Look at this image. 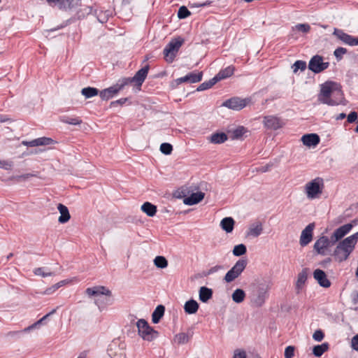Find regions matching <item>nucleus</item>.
<instances>
[{"label":"nucleus","instance_id":"1","mask_svg":"<svg viewBox=\"0 0 358 358\" xmlns=\"http://www.w3.org/2000/svg\"><path fill=\"white\" fill-rule=\"evenodd\" d=\"M343 94L339 85L329 81L321 85L318 101L329 106H336L342 103Z\"/></svg>","mask_w":358,"mask_h":358},{"label":"nucleus","instance_id":"2","mask_svg":"<svg viewBox=\"0 0 358 358\" xmlns=\"http://www.w3.org/2000/svg\"><path fill=\"white\" fill-rule=\"evenodd\" d=\"M357 241L358 232L340 241L333 252L335 260L338 262H343L348 259L350 255L354 250Z\"/></svg>","mask_w":358,"mask_h":358},{"label":"nucleus","instance_id":"3","mask_svg":"<svg viewBox=\"0 0 358 358\" xmlns=\"http://www.w3.org/2000/svg\"><path fill=\"white\" fill-rule=\"evenodd\" d=\"M86 294L89 296H95L94 303L98 306L100 311L104 310L108 306L113 303L112 292L104 286H95L87 288Z\"/></svg>","mask_w":358,"mask_h":358},{"label":"nucleus","instance_id":"4","mask_svg":"<svg viewBox=\"0 0 358 358\" xmlns=\"http://www.w3.org/2000/svg\"><path fill=\"white\" fill-rule=\"evenodd\" d=\"M270 289V285L268 282H260L256 288L253 290L252 294V302L256 307H262L268 296V290Z\"/></svg>","mask_w":358,"mask_h":358},{"label":"nucleus","instance_id":"5","mask_svg":"<svg viewBox=\"0 0 358 358\" xmlns=\"http://www.w3.org/2000/svg\"><path fill=\"white\" fill-rule=\"evenodd\" d=\"M324 187V183L323 178L317 177L306 183L305 192L307 197L310 199L318 198L322 194Z\"/></svg>","mask_w":358,"mask_h":358},{"label":"nucleus","instance_id":"6","mask_svg":"<svg viewBox=\"0 0 358 358\" xmlns=\"http://www.w3.org/2000/svg\"><path fill=\"white\" fill-rule=\"evenodd\" d=\"M138 335L145 341H151L158 336V331L151 327L144 319H140L136 322Z\"/></svg>","mask_w":358,"mask_h":358},{"label":"nucleus","instance_id":"7","mask_svg":"<svg viewBox=\"0 0 358 358\" xmlns=\"http://www.w3.org/2000/svg\"><path fill=\"white\" fill-rule=\"evenodd\" d=\"M182 44V41L181 40H172L164 48V56L165 60L171 63L174 60Z\"/></svg>","mask_w":358,"mask_h":358},{"label":"nucleus","instance_id":"8","mask_svg":"<svg viewBox=\"0 0 358 358\" xmlns=\"http://www.w3.org/2000/svg\"><path fill=\"white\" fill-rule=\"evenodd\" d=\"M149 71V66H145L143 68L138 70L135 76L132 78H122V81L124 82L125 86L130 83H135V86L136 87L138 90H141V87L145 80Z\"/></svg>","mask_w":358,"mask_h":358},{"label":"nucleus","instance_id":"9","mask_svg":"<svg viewBox=\"0 0 358 358\" xmlns=\"http://www.w3.org/2000/svg\"><path fill=\"white\" fill-rule=\"evenodd\" d=\"M248 262L245 259H240L236 262L234 266L226 273L224 280L227 282H231L237 278L244 271Z\"/></svg>","mask_w":358,"mask_h":358},{"label":"nucleus","instance_id":"10","mask_svg":"<svg viewBox=\"0 0 358 358\" xmlns=\"http://www.w3.org/2000/svg\"><path fill=\"white\" fill-rule=\"evenodd\" d=\"M334 245V243H333L331 238H329L326 236H322L315 241L313 249L317 254L324 256L327 255L328 248Z\"/></svg>","mask_w":358,"mask_h":358},{"label":"nucleus","instance_id":"11","mask_svg":"<svg viewBox=\"0 0 358 358\" xmlns=\"http://www.w3.org/2000/svg\"><path fill=\"white\" fill-rule=\"evenodd\" d=\"M329 66V62H324L321 56L315 55L311 58L308 64V68L315 73H320L327 69Z\"/></svg>","mask_w":358,"mask_h":358},{"label":"nucleus","instance_id":"12","mask_svg":"<svg viewBox=\"0 0 358 358\" xmlns=\"http://www.w3.org/2000/svg\"><path fill=\"white\" fill-rule=\"evenodd\" d=\"M124 86L125 85L121 79L115 85L101 90L99 95L102 99L108 100L116 95Z\"/></svg>","mask_w":358,"mask_h":358},{"label":"nucleus","instance_id":"13","mask_svg":"<svg viewBox=\"0 0 358 358\" xmlns=\"http://www.w3.org/2000/svg\"><path fill=\"white\" fill-rule=\"evenodd\" d=\"M357 221L354 220L351 223L344 224L336 229L331 236L333 243L335 244L337 241L343 238L347 234H348L352 229L353 226L357 224Z\"/></svg>","mask_w":358,"mask_h":358},{"label":"nucleus","instance_id":"14","mask_svg":"<svg viewBox=\"0 0 358 358\" xmlns=\"http://www.w3.org/2000/svg\"><path fill=\"white\" fill-rule=\"evenodd\" d=\"M263 124L268 129L277 130L282 128L285 122L283 120L275 115H268L264 117Z\"/></svg>","mask_w":358,"mask_h":358},{"label":"nucleus","instance_id":"15","mask_svg":"<svg viewBox=\"0 0 358 358\" xmlns=\"http://www.w3.org/2000/svg\"><path fill=\"white\" fill-rule=\"evenodd\" d=\"M248 101L246 99L234 97L225 101L222 106L232 110H240L247 106Z\"/></svg>","mask_w":358,"mask_h":358},{"label":"nucleus","instance_id":"16","mask_svg":"<svg viewBox=\"0 0 358 358\" xmlns=\"http://www.w3.org/2000/svg\"><path fill=\"white\" fill-rule=\"evenodd\" d=\"M55 141L51 138L41 137L29 141H23L22 144L27 147H40V146H50L55 144Z\"/></svg>","mask_w":358,"mask_h":358},{"label":"nucleus","instance_id":"17","mask_svg":"<svg viewBox=\"0 0 358 358\" xmlns=\"http://www.w3.org/2000/svg\"><path fill=\"white\" fill-rule=\"evenodd\" d=\"M315 223H310L302 231L299 241L300 245L302 247L307 245L309 243L311 242L313 239V231L315 229Z\"/></svg>","mask_w":358,"mask_h":358},{"label":"nucleus","instance_id":"18","mask_svg":"<svg viewBox=\"0 0 358 358\" xmlns=\"http://www.w3.org/2000/svg\"><path fill=\"white\" fill-rule=\"evenodd\" d=\"M202 71H194L183 77L176 79V81L178 84H181L182 83H196L200 82L202 80Z\"/></svg>","mask_w":358,"mask_h":358},{"label":"nucleus","instance_id":"19","mask_svg":"<svg viewBox=\"0 0 358 358\" xmlns=\"http://www.w3.org/2000/svg\"><path fill=\"white\" fill-rule=\"evenodd\" d=\"M333 34L344 43L351 46L355 45L357 38L345 33L342 29L335 28Z\"/></svg>","mask_w":358,"mask_h":358},{"label":"nucleus","instance_id":"20","mask_svg":"<svg viewBox=\"0 0 358 358\" xmlns=\"http://www.w3.org/2000/svg\"><path fill=\"white\" fill-rule=\"evenodd\" d=\"M313 278L322 287L328 288L331 286V282L327 278V275L323 270L319 268L315 269L313 272Z\"/></svg>","mask_w":358,"mask_h":358},{"label":"nucleus","instance_id":"21","mask_svg":"<svg viewBox=\"0 0 358 358\" xmlns=\"http://www.w3.org/2000/svg\"><path fill=\"white\" fill-rule=\"evenodd\" d=\"M303 145L309 148H315L320 143V137L316 134H305L301 137Z\"/></svg>","mask_w":358,"mask_h":358},{"label":"nucleus","instance_id":"22","mask_svg":"<svg viewBox=\"0 0 358 358\" xmlns=\"http://www.w3.org/2000/svg\"><path fill=\"white\" fill-rule=\"evenodd\" d=\"M205 194L202 192L192 193L190 196L185 197L183 200L185 204L192 206L201 201L204 198Z\"/></svg>","mask_w":358,"mask_h":358},{"label":"nucleus","instance_id":"23","mask_svg":"<svg viewBox=\"0 0 358 358\" xmlns=\"http://www.w3.org/2000/svg\"><path fill=\"white\" fill-rule=\"evenodd\" d=\"M308 278V268H303L299 274L296 282V292L299 294Z\"/></svg>","mask_w":358,"mask_h":358},{"label":"nucleus","instance_id":"24","mask_svg":"<svg viewBox=\"0 0 358 358\" xmlns=\"http://www.w3.org/2000/svg\"><path fill=\"white\" fill-rule=\"evenodd\" d=\"M57 209L61 214L58 218V222L61 224H64L69 222L71 218V215L68 208L62 203H59Z\"/></svg>","mask_w":358,"mask_h":358},{"label":"nucleus","instance_id":"25","mask_svg":"<svg viewBox=\"0 0 358 358\" xmlns=\"http://www.w3.org/2000/svg\"><path fill=\"white\" fill-rule=\"evenodd\" d=\"M263 231V227L261 222H257L250 224L247 236L252 237H258Z\"/></svg>","mask_w":358,"mask_h":358},{"label":"nucleus","instance_id":"26","mask_svg":"<svg viewBox=\"0 0 358 358\" xmlns=\"http://www.w3.org/2000/svg\"><path fill=\"white\" fill-rule=\"evenodd\" d=\"M235 68L234 66H229L219 71L215 76V80L218 82L221 80L227 78L234 74Z\"/></svg>","mask_w":358,"mask_h":358},{"label":"nucleus","instance_id":"27","mask_svg":"<svg viewBox=\"0 0 358 358\" xmlns=\"http://www.w3.org/2000/svg\"><path fill=\"white\" fill-rule=\"evenodd\" d=\"M235 221L231 217L223 218L220 222L221 228L227 233H231L234 230Z\"/></svg>","mask_w":358,"mask_h":358},{"label":"nucleus","instance_id":"28","mask_svg":"<svg viewBox=\"0 0 358 358\" xmlns=\"http://www.w3.org/2000/svg\"><path fill=\"white\" fill-rule=\"evenodd\" d=\"M199 308V305L194 299H190L185 302L184 305V310L187 314H194L196 313Z\"/></svg>","mask_w":358,"mask_h":358},{"label":"nucleus","instance_id":"29","mask_svg":"<svg viewBox=\"0 0 358 358\" xmlns=\"http://www.w3.org/2000/svg\"><path fill=\"white\" fill-rule=\"evenodd\" d=\"M192 335L193 332L192 331H189L187 333H179L174 336L173 340L178 345L186 344L189 342Z\"/></svg>","mask_w":358,"mask_h":358},{"label":"nucleus","instance_id":"30","mask_svg":"<svg viewBox=\"0 0 358 358\" xmlns=\"http://www.w3.org/2000/svg\"><path fill=\"white\" fill-rule=\"evenodd\" d=\"M213 296V290L206 287H201L199 292V300L206 303Z\"/></svg>","mask_w":358,"mask_h":358},{"label":"nucleus","instance_id":"31","mask_svg":"<svg viewBox=\"0 0 358 358\" xmlns=\"http://www.w3.org/2000/svg\"><path fill=\"white\" fill-rule=\"evenodd\" d=\"M141 210L149 217L155 215L157 208V206L150 202H145L141 207Z\"/></svg>","mask_w":358,"mask_h":358},{"label":"nucleus","instance_id":"32","mask_svg":"<svg viewBox=\"0 0 358 358\" xmlns=\"http://www.w3.org/2000/svg\"><path fill=\"white\" fill-rule=\"evenodd\" d=\"M165 312V307L163 305H159L155 309L152 314V321L154 324L159 322L161 318L164 316Z\"/></svg>","mask_w":358,"mask_h":358},{"label":"nucleus","instance_id":"33","mask_svg":"<svg viewBox=\"0 0 358 358\" xmlns=\"http://www.w3.org/2000/svg\"><path fill=\"white\" fill-rule=\"evenodd\" d=\"M279 164L277 158H273L267 162L265 165L260 166L256 168L257 171L265 173L271 171L273 168L276 167Z\"/></svg>","mask_w":358,"mask_h":358},{"label":"nucleus","instance_id":"34","mask_svg":"<svg viewBox=\"0 0 358 358\" xmlns=\"http://www.w3.org/2000/svg\"><path fill=\"white\" fill-rule=\"evenodd\" d=\"M227 140V136L224 132L214 133L209 137L210 142L214 144L222 143Z\"/></svg>","mask_w":358,"mask_h":358},{"label":"nucleus","instance_id":"35","mask_svg":"<svg viewBox=\"0 0 358 358\" xmlns=\"http://www.w3.org/2000/svg\"><path fill=\"white\" fill-rule=\"evenodd\" d=\"M59 120L62 122L71 125H79L82 123V120L76 116L62 115L59 117Z\"/></svg>","mask_w":358,"mask_h":358},{"label":"nucleus","instance_id":"36","mask_svg":"<svg viewBox=\"0 0 358 358\" xmlns=\"http://www.w3.org/2000/svg\"><path fill=\"white\" fill-rule=\"evenodd\" d=\"M245 292L243 289L238 288L234 291L231 294V299L236 303H242L245 298Z\"/></svg>","mask_w":358,"mask_h":358},{"label":"nucleus","instance_id":"37","mask_svg":"<svg viewBox=\"0 0 358 358\" xmlns=\"http://www.w3.org/2000/svg\"><path fill=\"white\" fill-rule=\"evenodd\" d=\"M98 20L101 23H105L108 21L110 17L113 15V11L111 10H99L96 12Z\"/></svg>","mask_w":358,"mask_h":358},{"label":"nucleus","instance_id":"38","mask_svg":"<svg viewBox=\"0 0 358 358\" xmlns=\"http://www.w3.org/2000/svg\"><path fill=\"white\" fill-rule=\"evenodd\" d=\"M329 345L328 343H324L313 347V354L315 357H321L325 352L329 350Z\"/></svg>","mask_w":358,"mask_h":358},{"label":"nucleus","instance_id":"39","mask_svg":"<svg viewBox=\"0 0 358 358\" xmlns=\"http://www.w3.org/2000/svg\"><path fill=\"white\" fill-rule=\"evenodd\" d=\"M80 0H62L59 8L68 10L79 5Z\"/></svg>","mask_w":358,"mask_h":358},{"label":"nucleus","instance_id":"40","mask_svg":"<svg viewBox=\"0 0 358 358\" xmlns=\"http://www.w3.org/2000/svg\"><path fill=\"white\" fill-rule=\"evenodd\" d=\"M248 132V131L246 128L239 126L231 131V138L232 139H241Z\"/></svg>","mask_w":358,"mask_h":358},{"label":"nucleus","instance_id":"41","mask_svg":"<svg viewBox=\"0 0 358 358\" xmlns=\"http://www.w3.org/2000/svg\"><path fill=\"white\" fill-rule=\"evenodd\" d=\"M81 94L86 98L90 99L96 96L99 94V90L94 87H85L81 90Z\"/></svg>","mask_w":358,"mask_h":358},{"label":"nucleus","instance_id":"42","mask_svg":"<svg viewBox=\"0 0 358 358\" xmlns=\"http://www.w3.org/2000/svg\"><path fill=\"white\" fill-rule=\"evenodd\" d=\"M154 264L159 268H165L168 266V261L163 256H157L154 259Z\"/></svg>","mask_w":358,"mask_h":358},{"label":"nucleus","instance_id":"43","mask_svg":"<svg viewBox=\"0 0 358 358\" xmlns=\"http://www.w3.org/2000/svg\"><path fill=\"white\" fill-rule=\"evenodd\" d=\"M217 81L215 78H213L208 81L201 83L196 89V91L201 92L211 88Z\"/></svg>","mask_w":358,"mask_h":358},{"label":"nucleus","instance_id":"44","mask_svg":"<svg viewBox=\"0 0 358 358\" xmlns=\"http://www.w3.org/2000/svg\"><path fill=\"white\" fill-rule=\"evenodd\" d=\"M233 255L236 257H240V256H242L243 255H245L247 252V248H246V246L243 244V243H241V244H238L237 245H235L234 249H233Z\"/></svg>","mask_w":358,"mask_h":358},{"label":"nucleus","instance_id":"45","mask_svg":"<svg viewBox=\"0 0 358 358\" xmlns=\"http://www.w3.org/2000/svg\"><path fill=\"white\" fill-rule=\"evenodd\" d=\"M310 30V27L308 24H297L294 27H292V31H301L303 34L308 33Z\"/></svg>","mask_w":358,"mask_h":358},{"label":"nucleus","instance_id":"46","mask_svg":"<svg viewBox=\"0 0 358 358\" xmlns=\"http://www.w3.org/2000/svg\"><path fill=\"white\" fill-rule=\"evenodd\" d=\"M13 166V162L6 158L0 159V168L5 170H11Z\"/></svg>","mask_w":358,"mask_h":358},{"label":"nucleus","instance_id":"47","mask_svg":"<svg viewBox=\"0 0 358 358\" xmlns=\"http://www.w3.org/2000/svg\"><path fill=\"white\" fill-rule=\"evenodd\" d=\"M306 68V63L301 60H298L294 62L292 66L293 71L297 72L298 70L304 71Z\"/></svg>","mask_w":358,"mask_h":358},{"label":"nucleus","instance_id":"48","mask_svg":"<svg viewBox=\"0 0 358 358\" xmlns=\"http://www.w3.org/2000/svg\"><path fill=\"white\" fill-rule=\"evenodd\" d=\"M172 150L173 147L170 143H164L160 145V151L166 155H170Z\"/></svg>","mask_w":358,"mask_h":358},{"label":"nucleus","instance_id":"49","mask_svg":"<svg viewBox=\"0 0 358 358\" xmlns=\"http://www.w3.org/2000/svg\"><path fill=\"white\" fill-rule=\"evenodd\" d=\"M190 15V12L185 6H181L178 12V17L180 19H185Z\"/></svg>","mask_w":358,"mask_h":358},{"label":"nucleus","instance_id":"50","mask_svg":"<svg viewBox=\"0 0 358 358\" xmlns=\"http://www.w3.org/2000/svg\"><path fill=\"white\" fill-rule=\"evenodd\" d=\"M347 52V50L344 48L339 47L334 50V55L337 59L340 60L343 56Z\"/></svg>","mask_w":358,"mask_h":358},{"label":"nucleus","instance_id":"51","mask_svg":"<svg viewBox=\"0 0 358 358\" xmlns=\"http://www.w3.org/2000/svg\"><path fill=\"white\" fill-rule=\"evenodd\" d=\"M34 273L37 275H41L43 278L47 276L54 275L55 273L53 272H45L43 271V268H37L34 270Z\"/></svg>","mask_w":358,"mask_h":358},{"label":"nucleus","instance_id":"52","mask_svg":"<svg viewBox=\"0 0 358 358\" xmlns=\"http://www.w3.org/2000/svg\"><path fill=\"white\" fill-rule=\"evenodd\" d=\"M36 327H37V326H36V324L35 323H34L33 324H31V325L29 326L28 327L24 328V329L23 330H22V331H10V332H9V334H9L10 336H15V335H18V334H22V333H23V332H28V331H31V330H32V329H35Z\"/></svg>","mask_w":358,"mask_h":358},{"label":"nucleus","instance_id":"53","mask_svg":"<svg viewBox=\"0 0 358 358\" xmlns=\"http://www.w3.org/2000/svg\"><path fill=\"white\" fill-rule=\"evenodd\" d=\"M294 347L292 345L287 346L285 350V357L292 358L294 355Z\"/></svg>","mask_w":358,"mask_h":358},{"label":"nucleus","instance_id":"54","mask_svg":"<svg viewBox=\"0 0 358 358\" xmlns=\"http://www.w3.org/2000/svg\"><path fill=\"white\" fill-rule=\"evenodd\" d=\"M233 358H247V355L245 350L236 349L234 350Z\"/></svg>","mask_w":358,"mask_h":358},{"label":"nucleus","instance_id":"55","mask_svg":"<svg viewBox=\"0 0 358 358\" xmlns=\"http://www.w3.org/2000/svg\"><path fill=\"white\" fill-rule=\"evenodd\" d=\"M324 337V333L322 332V330H316L313 335V338L315 341H321Z\"/></svg>","mask_w":358,"mask_h":358},{"label":"nucleus","instance_id":"56","mask_svg":"<svg viewBox=\"0 0 358 358\" xmlns=\"http://www.w3.org/2000/svg\"><path fill=\"white\" fill-rule=\"evenodd\" d=\"M212 3V1H206L203 3H190V7L191 8H199V7H203V6H210Z\"/></svg>","mask_w":358,"mask_h":358},{"label":"nucleus","instance_id":"57","mask_svg":"<svg viewBox=\"0 0 358 358\" xmlns=\"http://www.w3.org/2000/svg\"><path fill=\"white\" fill-rule=\"evenodd\" d=\"M35 176H36V174H35V173H25V174H22V175H19L20 182L26 181L28 179H29L30 178L35 177Z\"/></svg>","mask_w":358,"mask_h":358},{"label":"nucleus","instance_id":"58","mask_svg":"<svg viewBox=\"0 0 358 358\" xmlns=\"http://www.w3.org/2000/svg\"><path fill=\"white\" fill-rule=\"evenodd\" d=\"M347 118H348V122L349 123H352L357 120V113L355 111H352L348 115Z\"/></svg>","mask_w":358,"mask_h":358},{"label":"nucleus","instance_id":"59","mask_svg":"<svg viewBox=\"0 0 358 358\" xmlns=\"http://www.w3.org/2000/svg\"><path fill=\"white\" fill-rule=\"evenodd\" d=\"M351 343L353 349L358 351V334L352 338Z\"/></svg>","mask_w":358,"mask_h":358},{"label":"nucleus","instance_id":"60","mask_svg":"<svg viewBox=\"0 0 358 358\" xmlns=\"http://www.w3.org/2000/svg\"><path fill=\"white\" fill-rule=\"evenodd\" d=\"M47 1L50 6L59 8L62 0H47Z\"/></svg>","mask_w":358,"mask_h":358},{"label":"nucleus","instance_id":"61","mask_svg":"<svg viewBox=\"0 0 358 358\" xmlns=\"http://www.w3.org/2000/svg\"><path fill=\"white\" fill-rule=\"evenodd\" d=\"M57 290L56 287H55V285H52L50 287H48L47 288L45 292H44V294H52L54 292H55Z\"/></svg>","mask_w":358,"mask_h":358},{"label":"nucleus","instance_id":"62","mask_svg":"<svg viewBox=\"0 0 358 358\" xmlns=\"http://www.w3.org/2000/svg\"><path fill=\"white\" fill-rule=\"evenodd\" d=\"M127 99H118L117 101L111 102L110 105L113 106L117 105V104L122 105V104H124L127 101Z\"/></svg>","mask_w":358,"mask_h":358},{"label":"nucleus","instance_id":"63","mask_svg":"<svg viewBox=\"0 0 358 358\" xmlns=\"http://www.w3.org/2000/svg\"><path fill=\"white\" fill-rule=\"evenodd\" d=\"M57 309H53L52 310H51L50 313H48V314H46L45 315H44L43 317H41L40 319V320H41L42 322H43L45 320H46L50 315H53L54 313H55Z\"/></svg>","mask_w":358,"mask_h":358},{"label":"nucleus","instance_id":"64","mask_svg":"<svg viewBox=\"0 0 358 358\" xmlns=\"http://www.w3.org/2000/svg\"><path fill=\"white\" fill-rule=\"evenodd\" d=\"M8 181H13L15 182H20L19 176H12L8 178Z\"/></svg>","mask_w":358,"mask_h":358}]
</instances>
